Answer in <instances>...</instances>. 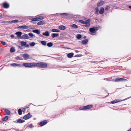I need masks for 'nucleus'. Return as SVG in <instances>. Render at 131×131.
Masks as SVG:
<instances>
[{"label": "nucleus", "instance_id": "nucleus-19", "mask_svg": "<svg viewBox=\"0 0 131 131\" xmlns=\"http://www.w3.org/2000/svg\"><path fill=\"white\" fill-rule=\"evenodd\" d=\"M3 6L4 8H7L9 7V5L7 3H4L3 4Z\"/></svg>", "mask_w": 131, "mask_h": 131}, {"label": "nucleus", "instance_id": "nucleus-50", "mask_svg": "<svg viewBox=\"0 0 131 131\" xmlns=\"http://www.w3.org/2000/svg\"><path fill=\"white\" fill-rule=\"evenodd\" d=\"M30 28L31 29H33L34 28V27L32 26H31Z\"/></svg>", "mask_w": 131, "mask_h": 131}, {"label": "nucleus", "instance_id": "nucleus-7", "mask_svg": "<svg viewBox=\"0 0 131 131\" xmlns=\"http://www.w3.org/2000/svg\"><path fill=\"white\" fill-rule=\"evenodd\" d=\"M127 81V80L126 79L118 78L115 80V82H119L120 81Z\"/></svg>", "mask_w": 131, "mask_h": 131}, {"label": "nucleus", "instance_id": "nucleus-39", "mask_svg": "<svg viewBox=\"0 0 131 131\" xmlns=\"http://www.w3.org/2000/svg\"><path fill=\"white\" fill-rule=\"evenodd\" d=\"M30 46H34L35 45V43L34 42H32L30 44Z\"/></svg>", "mask_w": 131, "mask_h": 131}, {"label": "nucleus", "instance_id": "nucleus-29", "mask_svg": "<svg viewBox=\"0 0 131 131\" xmlns=\"http://www.w3.org/2000/svg\"><path fill=\"white\" fill-rule=\"evenodd\" d=\"M58 36V34L57 33L53 34L51 35V37L52 38H54L55 37H57Z\"/></svg>", "mask_w": 131, "mask_h": 131}, {"label": "nucleus", "instance_id": "nucleus-32", "mask_svg": "<svg viewBox=\"0 0 131 131\" xmlns=\"http://www.w3.org/2000/svg\"><path fill=\"white\" fill-rule=\"evenodd\" d=\"M8 117L7 116H6L4 117L3 118L2 120L3 121H7L8 119Z\"/></svg>", "mask_w": 131, "mask_h": 131}, {"label": "nucleus", "instance_id": "nucleus-45", "mask_svg": "<svg viewBox=\"0 0 131 131\" xmlns=\"http://www.w3.org/2000/svg\"><path fill=\"white\" fill-rule=\"evenodd\" d=\"M109 6H107L105 8V10H108V9Z\"/></svg>", "mask_w": 131, "mask_h": 131}, {"label": "nucleus", "instance_id": "nucleus-11", "mask_svg": "<svg viewBox=\"0 0 131 131\" xmlns=\"http://www.w3.org/2000/svg\"><path fill=\"white\" fill-rule=\"evenodd\" d=\"M20 43L22 46H24L26 47H28L29 46V45L27 44L26 42H25L21 41L20 42Z\"/></svg>", "mask_w": 131, "mask_h": 131}, {"label": "nucleus", "instance_id": "nucleus-26", "mask_svg": "<svg viewBox=\"0 0 131 131\" xmlns=\"http://www.w3.org/2000/svg\"><path fill=\"white\" fill-rule=\"evenodd\" d=\"M25 120H21V119H18L17 122V123H21L25 122Z\"/></svg>", "mask_w": 131, "mask_h": 131}, {"label": "nucleus", "instance_id": "nucleus-4", "mask_svg": "<svg viewBox=\"0 0 131 131\" xmlns=\"http://www.w3.org/2000/svg\"><path fill=\"white\" fill-rule=\"evenodd\" d=\"M23 65L25 67H35V63H25L23 64Z\"/></svg>", "mask_w": 131, "mask_h": 131}, {"label": "nucleus", "instance_id": "nucleus-41", "mask_svg": "<svg viewBox=\"0 0 131 131\" xmlns=\"http://www.w3.org/2000/svg\"><path fill=\"white\" fill-rule=\"evenodd\" d=\"M100 28L99 27H94V28L95 29V30L96 32V31L99 29V28Z\"/></svg>", "mask_w": 131, "mask_h": 131}, {"label": "nucleus", "instance_id": "nucleus-27", "mask_svg": "<svg viewBox=\"0 0 131 131\" xmlns=\"http://www.w3.org/2000/svg\"><path fill=\"white\" fill-rule=\"evenodd\" d=\"M18 22V20H15L9 21V22L11 23H16Z\"/></svg>", "mask_w": 131, "mask_h": 131}, {"label": "nucleus", "instance_id": "nucleus-22", "mask_svg": "<svg viewBox=\"0 0 131 131\" xmlns=\"http://www.w3.org/2000/svg\"><path fill=\"white\" fill-rule=\"evenodd\" d=\"M74 53H73L71 52L68 54L67 55V56L69 58H72L73 56Z\"/></svg>", "mask_w": 131, "mask_h": 131}, {"label": "nucleus", "instance_id": "nucleus-57", "mask_svg": "<svg viewBox=\"0 0 131 131\" xmlns=\"http://www.w3.org/2000/svg\"><path fill=\"white\" fill-rule=\"evenodd\" d=\"M100 4V3H98V5H99Z\"/></svg>", "mask_w": 131, "mask_h": 131}, {"label": "nucleus", "instance_id": "nucleus-20", "mask_svg": "<svg viewBox=\"0 0 131 131\" xmlns=\"http://www.w3.org/2000/svg\"><path fill=\"white\" fill-rule=\"evenodd\" d=\"M104 8L103 7H101L99 11V13L100 14H102L104 13Z\"/></svg>", "mask_w": 131, "mask_h": 131}, {"label": "nucleus", "instance_id": "nucleus-34", "mask_svg": "<svg viewBox=\"0 0 131 131\" xmlns=\"http://www.w3.org/2000/svg\"><path fill=\"white\" fill-rule=\"evenodd\" d=\"M41 44L44 46H46V43L45 41H41Z\"/></svg>", "mask_w": 131, "mask_h": 131}, {"label": "nucleus", "instance_id": "nucleus-16", "mask_svg": "<svg viewBox=\"0 0 131 131\" xmlns=\"http://www.w3.org/2000/svg\"><path fill=\"white\" fill-rule=\"evenodd\" d=\"M59 28L60 30H64L66 29V27L63 25H60L59 26Z\"/></svg>", "mask_w": 131, "mask_h": 131}, {"label": "nucleus", "instance_id": "nucleus-59", "mask_svg": "<svg viewBox=\"0 0 131 131\" xmlns=\"http://www.w3.org/2000/svg\"><path fill=\"white\" fill-rule=\"evenodd\" d=\"M0 123H1V121H0Z\"/></svg>", "mask_w": 131, "mask_h": 131}, {"label": "nucleus", "instance_id": "nucleus-23", "mask_svg": "<svg viewBox=\"0 0 131 131\" xmlns=\"http://www.w3.org/2000/svg\"><path fill=\"white\" fill-rule=\"evenodd\" d=\"M32 31L35 33H36L38 34H39L40 33V31L38 29H35L33 30Z\"/></svg>", "mask_w": 131, "mask_h": 131}, {"label": "nucleus", "instance_id": "nucleus-8", "mask_svg": "<svg viewBox=\"0 0 131 131\" xmlns=\"http://www.w3.org/2000/svg\"><path fill=\"white\" fill-rule=\"evenodd\" d=\"M32 117V115L30 114V113H29L27 114L24 116L23 118L25 120H27L30 118Z\"/></svg>", "mask_w": 131, "mask_h": 131}, {"label": "nucleus", "instance_id": "nucleus-31", "mask_svg": "<svg viewBox=\"0 0 131 131\" xmlns=\"http://www.w3.org/2000/svg\"><path fill=\"white\" fill-rule=\"evenodd\" d=\"M5 111L7 115H8L10 114V112L8 110L6 109Z\"/></svg>", "mask_w": 131, "mask_h": 131}, {"label": "nucleus", "instance_id": "nucleus-6", "mask_svg": "<svg viewBox=\"0 0 131 131\" xmlns=\"http://www.w3.org/2000/svg\"><path fill=\"white\" fill-rule=\"evenodd\" d=\"M129 98H130V97H129ZM129 98V97L127 98H126V99H124V100H119V99H117V100H114V101H111L110 102V103H111V104H112L116 103H117L118 102H119L122 101H123L125 100H127V99H128Z\"/></svg>", "mask_w": 131, "mask_h": 131}, {"label": "nucleus", "instance_id": "nucleus-25", "mask_svg": "<svg viewBox=\"0 0 131 131\" xmlns=\"http://www.w3.org/2000/svg\"><path fill=\"white\" fill-rule=\"evenodd\" d=\"M88 41V40L87 39H85L84 40H83L82 41V44L83 45H85L87 43Z\"/></svg>", "mask_w": 131, "mask_h": 131}, {"label": "nucleus", "instance_id": "nucleus-10", "mask_svg": "<svg viewBox=\"0 0 131 131\" xmlns=\"http://www.w3.org/2000/svg\"><path fill=\"white\" fill-rule=\"evenodd\" d=\"M20 38L24 39H27L29 38V37L27 34H25L22 36Z\"/></svg>", "mask_w": 131, "mask_h": 131}, {"label": "nucleus", "instance_id": "nucleus-21", "mask_svg": "<svg viewBox=\"0 0 131 131\" xmlns=\"http://www.w3.org/2000/svg\"><path fill=\"white\" fill-rule=\"evenodd\" d=\"M45 24V22L44 20H42L39 22L37 23V25H42Z\"/></svg>", "mask_w": 131, "mask_h": 131}, {"label": "nucleus", "instance_id": "nucleus-24", "mask_svg": "<svg viewBox=\"0 0 131 131\" xmlns=\"http://www.w3.org/2000/svg\"><path fill=\"white\" fill-rule=\"evenodd\" d=\"M38 21H39L43 19L44 17L43 16H39L37 17Z\"/></svg>", "mask_w": 131, "mask_h": 131}, {"label": "nucleus", "instance_id": "nucleus-36", "mask_svg": "<svg viewBox=\"0 0 131 131\" xmlns=\"http://www.w3.org/2000/svg\"><path fill=\"white\" fill-rule=\"evenodd\" d=\"M77 38L78 39H80L81 37V34H78L76 36Z\"/></svg>", "mask_w": 131, "mask_h": 131}, {"label": "nucleus", "instance_id": "nucleus-40", "mask_svg": "<svg viewBox=\"0 0 131 131\" xmlns=\"http://www.w3.org/2000/svg\"><path fill=\"white\" fill-rule=\"evenodd\" d=\"M28 35L29 36L31 37H33L34 36V35L32 33H29L28 34Z\"/></svg>", "mask_w": 131, "mask_h": 131}, {"label": "nucleus", "instance_id": "nucleus-43", "mask_svg": "<svg viewBox=\"0 0 131 131\" xmlns=\"http://www.w3.org/2000/svg\"><path fill=\"white\" fill-rule=\"evenodd\" d=\"M23 46H19L18 47V48L20 49H23Z\"/></svg>", "mask_w": 131, "mask_h": 131}, {"label": "nucleus", "instance_id": "nucleus-1", "mask_svg": "<svg viewBox=\"0 0 131 131\" xmlns=\"http://www.w3.org/2000/svg\"><path fill=\"white\" fill-rule=\"evenodd\" d=\"M47 64L43 62H40L37 63H35V67H37L38 68H45L47 66Z\"/></svg>", "mask_w": 131, "mask_h": 131}, {"label": "nucleus", "instance_id": "nucleus-17", "mask_svg": "<svg viewBox=\"0 0 131 131\" xmlns=\"http://www.w3.org/2000/svg\"><path fill=\"white\" fill-rule=\"evenodd\" d=\"M70 26L73 29H77L78 28V26L75 24L70 25Z\"/></svg>", "mask_w": 131, "mask_h": 131}, {"label": "nucleus", "instance_id": "nucleus-46", "mask_svg": "<svg viewBox=\"0 0 131 131\" xmlns=\"http://www.w3.org/2000/svg\"><path fill=\"white\" fill-rule=\"evenodd\" d=\"M53 45V43L51 42H50V47H51Z\"/></svg>", "mask_w": 131, "mask_h": 131}, {"label": "nucleus", "instance_id": "nucleus-49", "mask_svg": "<svg viewBox=\"0 0 131 131\" xmlns=\"http://www.w3.org/2000/svg\"><path fill=\"white\" fill-rule=\"evenodd\" d=\"M10 37L12 38H13L14 37V35H10Z\"/></svg>", "mask_w": 131, "mask_h": 131}, {"label": "nucleus", "instance_id": "nucleus-44", "mask_svg": "<svg viewBox=\"0 0 131 131\" xmlns=\"http://www.w3.org/2000/svg\"><path fill=\"white\" fill-rule=\"evenodd\" d=\"M1 42L3 45H5L6 44V43L5 42L1 41Z\"/></svg>", "mask_w": 131, "mask_h": 131}, {"label": "nucleus", "instance_id": "nucleus-3", "mask_svg": "<svg viewBox=\"0 0 131 131\" xmlns=\"http://www.w3.org/2000/svg\"><path fill=\"white\" fill-rule=\"evenodd\" d=\"M59 15H61L64 17H65V16H68V17H70V14L68 13H63L61 14L57 13L54 14L50 15V18H51V17H53L55 16H59Z\"/></svg>", "mask_w": 131, "mask_h": 131}, {"label": "nucleus", "instance_id": "nucleus-48", "mask_svg": "<svg viewBox=\"0 0 131 131\" xmlns=\"http://www.w3.org/2000/svg\"><path fill=\"white\" fill-rule=\"evenodd\" d=\"M29 127L30 128H32L33 127V125L32 124H31L30 125Z\"/></svg>", "mask_w": 131, "mask_h": 131}, {"label": "nucleus", "instance_id": "nucleus-9", "mask_svg": "<svg viewBox=\"0 0 131 131\" xmlns=\"http://www.w3.org/2000/svg\"><path fill=\"white\" fill-rule=\"evenodd\" d=\"M23 57L25 60H27L29 58V56L27 54L25 53L23 55Z\"/></svg>", "mask_w": 131, "mask_h": 131}, {"label": "nucleus", "instance_id": "nucleus-5", "mask_svg": "<svg viewBox=\"0 0 131 131\" xmlns=\"http://www.w3.org/2000/svg\"><path fill=\"white\" fill-rule=\"evenodd\" d=\"M93 106L92 105H88L86 106H83L79 107V109L80 110H84L86 109H89L91 108Z\"/></svg>", "mask_w": 131, "mask_h": 131}, {"label": "nucleus", "instance_id": "nucleus-42", "mask_svg": "<svg viewBox=\"0 0 131 131\" xmlns=\"http://www.w3.org/2000/svg\"><path fill=\"white\" fill-rule=\"evenodd\" d=\"M16 59L18 60H21V58L19 56L17 57H16Z\"/></svg>", "mask_w": 131, "mask_h": 131}, {"label": "nucleus", "instance_id": "nucleus-38", "mask_svg": "<svg viewBox=\"0 0 131 131\" xmlns=\"http://www.w3.org/2000/svg\"><path fill=\"white\" fill-rule=\"evenodd\" d=\"M31 20L33 21H38L37 17L35 18H33L31 19Z\"/></svg>", "mask_w": 131, "mask_h": 131}, {"label": "nucleus", "instance_id": "nucleus-12", "mask_svg": "<svg viewBox=\"0 0 131 131\" xmlns=\"http://www.w3.org/2000/svg\"><path fill=\"white\" fill-rule=\"evenodd\" d=\"M89 31L92 33L91 35H92L93 34L96 32L94 27L91 28L89 29Z\"/></svg>", "mask_w": 131, "mask_h": 131}, {"label": "nucleus", "instance_id": "nucleus-55", "mask_svg": "<svg viewBox=\"0 0 131 131\" xmlns=\"http://www.w3.org/2000/svg\"><path fill=\"white\" fill-rule=\"evenodd\" d=\"M29 30H26V31H29Z\"/></svg>", "mask_w": 131, "mask_h": 131}, {"label": "nucleus", "instance_id": "nucleus-2", "mask_svg": "<svg viewBox=\"0 0 131 131\" xmlns=\"http://www.w3.org/2000/svg\"><path fill=\"white\" fill-rule=\"evenodd\" d=\"M79 22L81 24H85L83 25V26L86 27H89L90 25V18L86 20V21L80 20H79Z\"/></svg>", "mask_w": 131, "mask_h": 131}, {"label": "nucleus", "instance_id": "nucleus-56", "mask_svg": "<svg viewBox=\"0 0 131 131\" xmlns=\"http://www.w3.org/2000/svg\"><path fill=\"white\" fill-rule=\"evenodd\" d=\"M86 38V36H84V38Z\"/></svg>", "mask_w": 131, "mask_h": 131}, {"label": "nucleus", "instance_id": "nucleus-15", "mask_svg": "<svg viewBox=\"0 0 131 131\" xmlns=\"http://www.w3.org/2000/svg\"><path fill=\"white\" fill-rule=\"evenodd\" d=\"M15 34L17 35V37L20 38L21 37L22 32L20 31H18L16 32Z\"/></svg>", "mask_w": 131, "mask_h": 131}, {"label": "nucleus", "instance_id": "nucleus-58", "mask_svg": "<svg viewBox=\"0 0 131 131\" xmlns=\"http://www.w3.org/2000/svg\"><path fill=\"white\" fill-rule=\"evenodd\" d=\"M1 16V14L0 13V17Z\"/></svg>", "mask_w": 131, "mask_h": 131}, {"label": "nucleus", "instance_id": "nucleus-30", "mask_svg": "<svg viewBox=\"0 0 131 131\" xmlns=\"http://www.w3.org/2000/svg\"><path fill=\"white\" fill-rule=\"evenodd\" d=\"M43 35L45 36H48L49 35V33L48 31H46L45 33H43Z\"/></svg>", "mask_w": 131, "mask_h": 131}, {"label": "nucleus", "instance_id": "nucleus-54", "mask_svg": "<svg viewBox=\"0 0 131 131\" xmlns=\"http://www.w3.org/2000/svg\"><path fill=\"white\" fill-rule=\"evenodd\" d=\"M47 45L48 47H49V43H47Z\"/></svg>", "mask_w": 131, "mask_h": 131}, {"label": "nucleus", "instance_id": "nucleus-28", "mask_svg": "<svg viewBox=\"0 0 131 131\" xmlns=\"http://www.w3.org/2000/svg\"><path fill=\"white\" fill-rule=\"evenodd\" d=\"M51 31L53 32H60V30L55 29H52Z\"/></svg>", "mask_w": 131, "mask_h": 131}, {"label": "nucleus", "instance_id": "nucleus-14", "mask_svg": "<svg viewBox=\"0 0 131 131\" xmlns=\"http://www.w3.org/2000/svg\"><path fill=\"white\" fill-rule=\"evenodd\" d=\"M18 28L20 29H27L29 28V27L26 25H23L19 26Z\"/></svg>", "mask_w": 131, "mask_h": 131}, {"label": "nucleus", "instance_id": "nucleus-47", "mask_svg": "<svg viewBox=\"0 0 131 131\" xmlns=\"http://www.w3.org/2000/svg\"><path fill=\"white\" fill-rule=\"evenodd\" d=\"M22 109L23 112L25 111L26 110V108H23Z\"/></svg>", "mask_w": 131, "mask_h": 131}, {"label": "nucleus", "instance_id": "nucleus-35", "mask_svg": "<svg viewBox=\"0 0 131 131\" xmlns=\"http://www.w3.org/2000/svg\"><path fill=\"white\" fill-rule=\"evenodd\" d=\"M15 51V49L14 47H12L10 49V51L11 52H13Z\"/></svg>", "mask_w": 131, "mask_h": 131}, {"label": "nucleus", "instance_id": "nucleus-51", "mask_svg": "<svg viewBox=\"0 0 131 131\" xmlns=\"http://www.w3.org/2000/svg\"><path fill=\"white\" fill-rule=\"evenodd\" d=\"M104 80H106L108 81H110V80H108V79L107 78H105V79H104Z\"/></svg>", "mask_w": 131, "mask_h": 131}, {"label": "nucleus", "instance_id": "nucleus-18", "mask_svg": "<svg viewBox=\"0 0 131 131\" xmlns=\"http://www.w3.org/2000/svg\"><path fill=\"white\" fill-rule=\"evenodd\" d=\"M12 66L15 67L16 66H17L19 67H20L21 66V65L17 63H12L11 64Z\"/></svg>", "mask_w": 131, "mask_h": 131}, {"label": "nucleus", "instance_id": "nucleus-13", "mask_svg": "<svg viewBox=\"0 0 131 131\" xmlns=\"http://www.w3.org/2000/svg\"><path fill=\"white\" fill-rule=\"evenodd\" d=\"M47 121L46 120H45L43 121L40 122L39 123V125L41 126H43L47 123Z\"/></svg>", "mask_w": 131, "mask_h": 131}, {"label": "nucleus", "instance_id": "nucleus-53", "mask_svg": "<svg viewBox=\"0 0 131 131\" xmlns=\"http://www.w3.org/2000/svg\"><path fill=\"white\" fill-rule=\"evenodd\" d=\"M128 7L129 8L131 9V6H129Z\"/></svg>", "mask_w": 131, "mask_h": 131}, {"label": "nucleus", "instance_id": "nucleus-37", "mask_svg": "<svg viewBox=\"0 0 131 131\" xmlns=\"http://www.w3.org/2000/svg\"><path fill=\"white\" fill-rule=\"evenodd\" d=\"M95 9L96 10V11L95 12V14L97 15L98 14V11H99L98 8L97 7H96L95 8Z\"/></svg>", "mask_w": 131, "mask_h": 131}, {"label": "nucleus", "instance_id": "nucleus-33", "mask_svg": "<svg viewBox=\"0 0 131 131\" xmlns=\"http://www.w3.org/2000/svg\"><path fill=\"white\" fill-rule=\"evenodd\" d=\"M18 113L19 115H21L22 114V111L21 110L20 108H19L18 109Z\"/></svg>", "mask_w": 131, "mask_h": 131}, {"label": "nucleus", "instance_id": "nucleus-52", "mask_svg": "<svg viewBox=\"0 0 131 131\" xmlns=\"http://www.w3.org/2000/svg\"><path fill=\"white\" fill-rule=\"evenodd\" d=\"M39 36L40 37H43V36L41 34L39 35Z\"/></svg>", "mask_w": 131, "mask_h": 131}]
</instances>
